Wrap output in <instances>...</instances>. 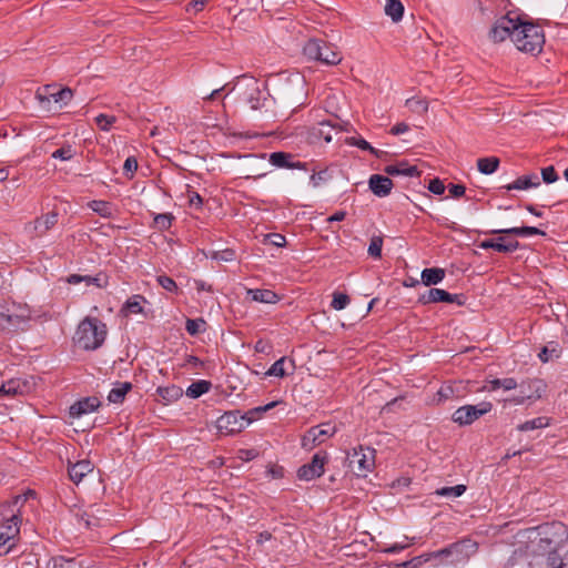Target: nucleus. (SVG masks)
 <instances>
[{"instance_id": "680f3d73", "label": "nucleus", "mask_w": 568, "mask_h": 568, "mask_svg": "<svg viewBox=\"0 0 568 568\" xmlns=\"http://www.w3.org/2000/svg\"><path fill=\"white\" fill-rule=\"evenodd\" d=\"M448 192H449L452 197L457 199V197H460V196H463L465 194L466 187L463 184L450 183V184H448Z\"/></svg>"}, {"instance_id": "3c124183", "label": "nucleus", "mask_w": 568, "mask_h": 568, "mask_svg": "<svg viewBox=\"0 0 568 568\" xmlns=\"http://www.w3.org/2000/svg\"><path fill=\"white\" fill-rule=\"evenodd\" d=\"M406 105L409 106L414 112L426 113L428 111V102L423 99L410 98L406 100Z\"/></svg>"}, {"instance_id": "ea45409f", "label": "nucleus", "mask_w": 568, "mask_h": 568, "mask_svg": "<svg viewBox=\"0 0 568 568\" xmlns=\"http://www.w3.org/2000/svg\"><path fill=\"white\" fill-rule=\"evenodd\" d=\"M83 282L87 285H94L99 288H105L109 284L108 275L104 273H99L95 276L83 275Z\"/></svg>"}, {"instance_id": "f8f14e48", "label": "nucleus", "mask_w": 568, "mask_h": 568, "mask_svg": "<svg viewBox=\"0 0 568 568\" xmlns=\"http://www.w3.org/2000/svg\"><path fill=\"white\" fill-rule=\"evenodd\" d=\"M327 462V455L324 454H315L311 460V463L303 465L298 471L297 476L303 480H313L318 478L324 473V466Z\"/></svg>"}, {"instance_id": "58836bf2", "label": "nucleus", "mask_w": 568, "mask_h": 568, "mask_svg": "<svg viewBox=\"0 0 568 568\" xmlns=\"http://www.w3.org/2000/svg\"><path fill=\"white\" fill-rule=\"evenodd\" d=\"M483 234H489V235H514L519 237H525V231L523 226H514L509 229H495L489 231L481 232Z\"/></svg>"}, {"instance_id": "f257e3e1", "label": "nucleus", "mask_w": 568, "mask_h": 568, "mask_svg": "<svg viewBox=\"0 0 568 568\" xmlns=\"http://www.w3.org/2000/svg\"><path fill=\"white\" fill-rule=\"evenodd\" d=\"M567 527L550 523L518 531L507 568H568Z\"/></svg>"}, {"instance_id": "393cba45", "label": "nucleus", "mask_w": 568, "mask_h": 568, "mask_svg": "<svg viewBox=\"0 0 568 568\" xmlns=\"http://www.w3.org/2000/svg\"><path fill=\"white\" fill-rule=\"evenodd\" d=\"M88 207L103 219H111L114 215V205L109 201L92 200L88 203Z\"/></svg>"}, {"instance_id": "e2e57ef3", "label": "nucleus", "mask_w": 568, "mask_h": 568, "mask_svg": "<svg viewBox=\"0 0 568 568\" xmlns=\"http://www.w3.org/2000/svg\"><path fill=\"white\" fill-rule=\"evenodd\" d=\"M209 1L210 0H192L187 3L186 11L190 12L193 10L194 12H200L204 9Z\"/></svg>"}, {"instance_id": "a878e982", "label": "nucleus", "mask_w": 568, "mask_h": 568, "mask_svg": "<svg viewBox=\"0 0 568 568\" xmlns=\"http://www.w3.org/2000/svg\"><path fill=\"white\" fill-rule=\"evenodd\" d=\"M57 222L58 213L49 212L48 214L37 217L34 220V230L38 232L39 235H43L51 227H53L57 224Z\"/></svg>"}, {"instance_id": "f3484780", "label": "nucleus", "mask_w": 568, "mask_h": 568, "mask_svg": "<svg viewBox=\"0 0 568 568\" xmlns=\"http://www.w3.org/2000/svg\"><path fill=\"white\" fill-rule=\"evenodd\" d=\"M393 181L382 174H373L369 178L368 186L369 190L378 197L387 196L393 189Z\"/></svg>"}, {"instance_id": "bf43d9fd", "label": "nucleus", "mask_w": 568, "mask_h": 568, "mask_svg": "<svg viewBox=\"0 0 568 568\" xmlns=\"http://www.w3.org/2000/svg\"><path fill=\"white\" fill-rule=\"evenodd\" d=\"M266 241L276 247H283L286 244V239L280 233H271L266 235Z\"/></svg>"}, {"instance_id": "aec40b11", "label": "nucleus", "mask_w": 568, "mask_h": 568, "mask_svg": "<svg viewBox=\"0 0 568 568\" xmlns=\"http://www.w3.org/2000/svg\"><path fill=\"white\" fill-rule=\"evenodd\" d=\"M93 468L94 467L90 460L78 462L69 469L70 479L78 485L87 475L93 471Z\"/></svg>"}, {"instance_id": "1a4fd4ad", "label": "nucleus", "mask_w": 568, "mask_h": 568, "mask_svg": "<svg viewBox=\"0 0 568 568\" xmlns=\"http://www.w3.org/2000/svg\"><path fill=\"white\" fill-rule=\"evenodd\" d=\"M337 432L335 425L331 423H323L321 425L311 427L302 437L301 445L306 450H312L315 447L324 444Z\"/></svg>"}, {"instance_id": "49530a36", "label": "nucleus", "mask_w": 568, "mask_h": 568, "mask_svg": "<svg viewBox=\"0 0 568 568\" xmlns=\"http://www.w3.org/2000/svg\"><path fill=\"white\" fill-rule=\"evenodd\" d=\"M347 144L357 146L363 151H368L369 153H376V148L372 146L362 136H351L346 139Z\"/></svg>"}, {"instance_id": "b1692460", "label": "nucleus", "mask_w": 568, "mask_h": 568, "mask_svg": "<svg viewBox=\"0 0 568 568\" xmlns=\"http://www.w3.org/2000/svg\"><path fill=\"white\" fill-rule=\"evenodd\" d=\"M445 270L440 267L424 268L422 271V283L425 286L436 285L445 278Z\"/></svg>"}, {"instance_id": "dca6fc26", "label": "nucleus", "mask_w": 568, "mask_h": 568, "mask_svg": "<svg viewBox=\"0 0 568 568\" xmlns=\"http://www.w3.org/2000/svg\"><path fill=\"white\" fill-rule=\"evenodd\" d=\"M503 241V236L497 239H487L478 244L481 250H494L498 253H514L521 248V244L517 240H509L507 244H499Z\"/></svg>"}, {"instance_id": "4468645a", "label": "nucleus", "mask_w": 568, "mask_h": 568, "mask_svg": "<svg viewBox=\"0 0 568 568\" xmlns=\"http://www.w3.org/2000/svg\"><path fill=\"white\" fill-rule=\"evenodd\" d=\"M101 406V399L97 395L80 398L70 406L69 414L72 418H81L95 412Z\"/></svg>"}, {"instance_id": "c9c22d12", "label": "nucleus", "mask_w": 568, "mask_h": 568, "mask_svg": "<svg viewBox=\"0 0 568 568\" xmlns=\"http://www.w3.org/2000/svg\"><path fill=\"white\" fill-rule=\"evenodd\" d=\"M465 485H456L452 487H442L434 491L436 496L446 497V498H457L460 497L466 491Z\"/></svg>"}, {"instance_id": "69168bd1", "label": "nucleus", "mask_w": 568, "mask_h": 568, "mask_svg": "<svg viewBox=\"0 0 568 568\" xmlns=\"http://www.w3.org/2000/svg\"><path fill=\"white\" fill-rule=\"evenodd\" d=\"M407 547H408L407 542H395L394 545H392L389 547H381V550L384 552H388V554H395V552L404 550Z\"/></svg>"}, {"instance_id": "e433bc0d", "label": "nucleus", "mask_w": 568, "mask_h": 568, "mask_svg": "<svg viewBox=\"0 0 568 568\" xmlns=\"http://www.w3.org/2000/svg\"><path fill=\"white\" fill-rule=\"evenodd\" d=\"M37 382L34 377H30V379H17V381H10L8 383V388H6V385H0V392L2 390H19L21 387L30 388V387H37Z\"/></svg>"}, {"instance_id": "13d9d810", "label": "nucleus", "mask_w": 568, "mask_h": 568, "mask_svg": "<svg viewBox=\"0 0 568 568\" xmlns=\"http://www.w3.org/2000/svg\"><path fill=\"white\" fill-rule=\"evenodd\" d=\"M187 199L191 207L201 209L203 205L202 196L193 190H187Z\"/></svg>"}, {"instance_id": "c03bdc74", "label": "nucleus", "mask_w": 568, "mask_h": 568, "mask_svg": "<svg viewBox=\"0 0 568 568\" xmlns=\"http://www.w3.org/2000/svg\"><path fill=\"white\" fill-rule=\"evenodd\" d=\"M351 302V298L345 293L335 292L331 303L332 308L335 311L344 310Z\"/></svg>"}, {"instance_id": "8fccbe9b", "label": "nucleus", "mask_w": 568, "mask_h": 568, "mask_svg": "<svg viewBox=\"0 0 568 568\" xmlns=\"http://www.w3.org/2000/svg\"><path fill=\"white\" fill-rule=\"evenodd\" d=\"M313 130L314 135L323 138L326 143H329L332 141L331 131L333 130V125L329 122H321L318 123V128Z\"/></svg>"}, {"instance_id": "6e6552de", "label": "nucleus", "mask_w": 568, "mask_h": 568, "mask_svg": "<svg viewBox=\"0 0 568 568\" xmlns=\"http://www.w3.org/2000/svg\"><path fill=\"white\" fill-rule=\"evenodd\" d=\"M239 90H241V100L248 104L252 110H258L264 105L266 98L263 95V91L256 79L244 77L239 83Z\"/></svg>"}, {"instance_id": "774afa93", "label": "nucleus", "mask_w": 568, "mask_h": 568, "mask_svg": "<svg viewBox=\"0 0 568 568\" xmlns=\"http://www.w3.org/2000/svg\"><path fill=\"white\" fill-rule=\"evenodd\" d=\"M409 130V126L408 124H406L405 122H399L397 124H395L392 129H390V133L393 135H399L402 133H405Z\"/></svg>"}, {"instance_id": "a19ab883", "label": "nucleus", "mask_w": 568, "mask_h": 568, "mask_svg": "<svg viewBox=\"0 0 568 568\" xmlns=\"http://www.w3.org/2000/svg\"><path fill=\"white\" fill-rule=\"evenodd\" d=\"M47 568H82L74 559L53 558L48 561Z\"/></svg>"}, {"instance_id": "de8ad7c7", "label": "nucleus", "mask_w": 568, "mask_h": 568, "mask_svg": "<svg viewBox=\"0 0 568 568\" xmlns=\"http://www.w3.org/2000/svg\"><path fill=\"white\" fill-rule=\"evenodd\" d=\"M156 282L158 284L164 288L165 291L170 292V293H178L179 292V286L178 284L175 283V281L168 276V275H159L156 277Z\"/></svg>"}, {"instance_id": "a211bd4d", "label": "nucleus", "mask_w": 568, "mask_h": 568, "mask_svg": "<svg viewBox=\"0 0 568 568\" xmlns=\"http://www.w3.org/2000/svg\"><path fill=\"white\" fill-rule=\"evenodd\" d=\"M295 371V363L292 358L286 356L281 357L265 373L267 376L284 377L293 374Z\"/></svg>"}, {"instance_id": "4c0bfd02", "label": "nucleus", "mask_w": 568, "mask_h": 568, "mask_svg": "<svg viewBox=\"0 0 568 568\" xmlns=\"http://www.w3.org/2000/svg\"><path fill=\"white\" fill-rule=\"evenodd\" d=\"M206 328V322L203 318H187L185 329L191 336H195Z\"/></svg>"}, {"instance_id": "9d476101", "label": "nucleus", "mask_w": 568, "mask_h": 568, "mask_svg": "<svg viewBox=\"0 0 568 568\" xmlns=\"http://www.w3.org/2000/svg\"><path fill=\"white\" fill-rule=\"evenodd\" d=\"M72 97L73 91L68 87L58 89L55 85H45L36 93L40 105L45 110H50L51 101L65 105L71 101Z\"/></svg>"}, {"instance_id": "0e129e2a", "label": "nucleus", "mask_w": 568, "mask_h": 568, "mask_svg": "<svg viewBox=\"0 0 568 568\" xmlns=\"http://www.w3.org/2000/svg\"><path fill=\"white\" fill-rule=\"evenodd\" d=\"M211 387V382L209 381H197L187 386L185 390H209Z\"/></svg>"}, {"instance_id": "37998d69", "label": "nucleus", "mask_w": 568, "mask_h": 568, "mask_svg": "<svg viewBox=\"0 0 568 568\" xmlns=\"http://www.w3.org/2000/svg\"><path fill=\"white\" fill-rule=\"evenodd\" d=\"M210 257L221 262H232L236 258V253L233 248H225L222 251H212Z\"/></svg>"}, {"instance_id": "5fc2aeb1", "label": "nucleus", "mask_w": 568, "mask_h": 568, "mask_svg": "<svg viewBox=\"0 0 568 568\" xmlns=\"http://www.w3.org/2000/svg\"><path fill=\"white\" fill-rule=\"evenodd\" d=\"M73 155H74V151H73L72 146L68 144V145H63L60 149L55 150L51 156L53 159H59L61 161H68V160L72 159Z\"/></svg>"}, {"instance_id": "f704fd0d", "label": "nucleus", "mask_w": 568, "mask_h": 568, "mask_svg": "<svg viewBox=\"0 0 568 568\" xmlns=\"http://www.w3.org/2000/svg\"><path fill=\"white\" fill-rule=\"evenodd\" d=\"M174 219L172 213L155 214L151 227L158 231H166L172 226Z\"/></svg>"}, {"instance_id": "4be33fe9", "label": "nucleus", "mask_w": 568, "mask_h": 568, "mask_svg": "<svg viewBox=\"0 0 568 568\" xmlns=\"http://www.w3.org/2000/svg\"><path fill=\"white\" fill-rule=\"evenodd\" d=\"M448 298H450L449 292L442 288L432 287L418 296V303L423 305L430 303H447Z\"/></svg>"}, {"instance_id": "ddd939ff", "label": "nucleus", "mask_w": 568, "mask_h": 568, "mask_svg": "<svg viewBox=\"0 0 568 568\" xmlns=\"http://www.w3.org/2000/svg\"><path fill=\"white\" fill-rule=\"evenodd\" d=\"M477 542L470 539H463L458 542H454L450 545V551L453 554L450 562L453 565L465 562L477 552Z\"/></svg>"}, {"instance_id": "39448f33", "label": "nucleus", "mask_w": 568, "mask_h": 568, "mask_svg": "<svg viewBox=\"0 0 568 568\" xmlns=\"http://www.w3.org/2000/svg\"><path fill=\"white\" fill-rule=\"evenodd\" d=\"M348 467L361 477H366L375 467V449L358 446L347 454Z\"/></svg>"}, {"instance_id": "473e14b6", "label": "nucleus", "mask_w": 568, "mask_h": 568, "mask_svg": "<svg viewBox=\"0 0 568 568\" xmlns=\"http://www.w3.org/2000/svg\"><path fill=\"white\" fill-rule=\"evenodd\" d=\"M142 302H146L144 296L133 295L124 303L122 312H124L125 315L141 314L143 313V306L141 305Z\"/></svg>"}, {"instance_id": "7c9ffc66", "label": "nucleus", "mask_w": 568, "mask_h": 568, "mask_svg": "<svg viewBox=\"0 0 568 568\" xmlns=\"http://www.w3.org/2000/svg\"><path fill=\"white\" fill-rule=\"evenodd\" d=\"M550 425V418L546 416H540L525 423L519 424L516 429L518 432H530L535 429L546 428Z\"/></svg>"}, {"instance_id": "c85d7f7f", "label": "nucleus", "mask_w": 568, "mask_h": 568, "mask_svg": "<svg viewBox=\"0 0 568 568\" xmlns=\"http://www.w3.org/2000/svg\"><path fill=\"white\" fill-rule=\"evenodd\" d=\"M27 321V317L13 314H6L0 312V328L7 331H16L22 323Z\"/></svg>"}, {"instance_id": "9b49d317", "label": "nucleus", "mask_w": 568, "mask_h": 568, "mask_svg": "<svg viewBox=\"0 0 568 568\" xmlns=\"http://www.w3.org/2000/svg\"><path fill=\"white\" fill-rule=\"evenodd\" d=\"M491 409V404L483 402L478 405H465L459 407L453 415V420L462 426L470 425L476 419L487 414Z\"/></svg>"}, {"instance_id": "864d4df0", "label": "nucleus", "mask_w": 568, "mask_h": 568, "mask_svg": "<svg viewBox=\"0 0 568 568\" xmlns=\"http://www.w3.org/2000/svg\"><path fill=\"white\" fill-rule=\"evenodd\" d=\"M115 116L114 115H108V114H99L97 118H95V123L98 125V128L102 131H109L112 126V124L115 122Z\"/></svg>"}, {"instance_id": "a18cd8bd", "label": "nucleus", "mask_w": 568, "mask_h": 568, "mask_svg": "<svg viewBox=\"0 0 568 568\" xmlns=\"http://www.w3.org/2000/svg\"><path fill=\"white\" fill-rule=\"evenodd\" d=\"M382 247H383V237L382 236H373L371 239V243L368 246V255L374 258L382 257Z\"/></svg>"}, {"instance_id": "20e7f679", "label": "nucleus", "mask_w": 568, "mask_h": 568, "mask_svg": "<svg viewBox=\"0 0 568 568\" xmlns=\"http://www.w3.org/2000/svg\"><path fill=\"white\" fill-rule=\"evenodd\" d=\"M514 44L525 53L537 55L541 52L545 44V33L540 26L520 17V21L515 32Z\"/></svg>"}, {"instance_id": "603ef678", "label": "nucleus", "mask_w": 568, "mask_h": 568, "mask_svg": "<svg viewBox=\"0 0 568 568\" xmlns=\"http://www.w3.org/2000/svg\"><path fill=\"white\" fill-rule=\"evenodd\" d=\"M490 384V390H497L500 387H503L504 390H513L517 387V382L514 378L494 379Z\"/></svg>"}, {"instance_id": "6e6d98bb", "label": "nucleus", "mask_w": 568, "mask_h": 568, "mask_svg": "<svg viewBox=\"0 0 568 568\" xmlns=\"http://www.w3.org/2000/svg\"><path fill=\"white\" fill-rule=\"evenodd\" d=\"M541 179L547 184L555 183L559 179L554 165H549L541 169Z\"/></svg>"}, {"instance_id": "6ab92c4d", "label": "nucleus", "mask_w": 568, "mask_h": 568, "mask_svg": "<svg viewBox=\"0 0 568 568\" xmlns=\"http://www.w3.org/2000/svg\"><path fill=\"white\" fill-rule=\"evenodd\" d=\"M384 172L388 175L419 176L420 172L416 165H410L407 161H400L396 164L386 165Z\"/></svg>"}, {"instance_id": "412c9836", "label": "nucleus", "mask_w": 568, "mask_h": 568, "mask_svg": "<svg viewBox=\"0 0 568 568\" xmlns=\"http://www.w3.org/2000/svg\"><path fill=\"white\" fill-rule=\"evenodd\" d=\"M246 294L258 303L275 304L281 300L274 291L266 288H248Z\"/></svg>"}, {"instance_id": "79ce46f5", "label": "nucleus", "mask_w": 568, "mask_h": 568, "mask_svg": "<svg viewBox=\"0 0 568 568\" xmlns=\"http://www.w3.org/2000/svg\"><path fill=\"white\" fill-rule=\"evenodd\" d=\"M81 521H83L87 528H91L98 525L99 518L95 516V509L91 506L89 509L82 511L81 514H77Z\"/></svg>"}, {"instance_id": "f03ea898", "label": "nucleus", "mask_w": 568, "mask_h": 568, "mask_svg": "<svg viewBox=\"0 0 568 568\" xmlns=\"http://www.w3.org/2000/svg\"><path fill=\"white\" fill-rule=\"evenodd\" d=\"M280 405H283V402L273 400L263 406L254 407L244 415H241L239 412L225 413L216 420V428L224 435L239 433L251 425L254 420L261 418L263 413H266Z\"/></svg>"}, {"instance_id": "72a5a7b5", "label": "nucleus", "mask_w": 568, "mask_h": 568, "mask_svg": "<svg viewBox=\"0 0 568 568\" xmlns=\"http://www.w3.org/2000/svg\"><path fill=\"white\" fill-rule=\"evenodd\" d=\"M385 13L392 18L394 22H398L404 14V6L400 0H386Z\"/></svg>"}, {"instance_id": "bb28decb", "label": "nucleus", "mask_w": 568, "mask_h": 568, "mask_svg": "<svg viewBox=\"0 0 568 568\" xmlns=\"http://www.w3.org/2000/svg\"><path fill=\"white\" fill-rule=\"evenodd\" d=\"M317 61L327 65H335L342 61V54L335 49L334 45L325 43L321 50V58H318Z\"/></svg>"}, {"instance_id": "09e8293b", "label": "nucleus", "mask_w": 568, "mask_h": 568, "mask_svg": "<svg viewBox=\"0 0 568 568\" xmlns=\"http://www.w3.org/2000/svg\"><path fill=\"white\" fill-rule=\"evenodd\" d=\"M332 179V174L328 169L320 170L318 172L313 169V174L311 176V183L314 187H317L321 183H325Z\"/></svg>"}, {"instance_id": "5701e85b", "label": "nucleus", "mask_w": 568, "mask_h": 568, "mask_svg": "<svg viewBox=\"0 0 568 568\" xmlns=\"http://www.w3.org/2000/svg\"><path fill=\"white\" fill-rule=\"evenodd\" d=\"M540 185V181L536 174L521 175L517 178L513 183L501 186L507 191L511 190H527L530 187H537Z\"/></svg>"}, {"instance_id": "338daca9", "label": "nucleus", "mask_w": 568, "mask_h": 568, "mask_svg": "<svg viewBox=\"0 0 568 568\" xmlns=\"http://www.w3.org/2000/svg\"><path fill=\"white\" fill-rule=\"evenodd\" d=\"M449 297L450 298L447 300V303H455V304H457L459 306L465 305L466 301H467V297L464 294H452V293H449Z\"/></svg>"}, {"instance_id": "052dcab7", "label": "nucleus", "mask_w": 568, "mask_h": 568, "mask_svg": "<svg viewBox=\"0 0 568 568\" xmlns=\"http://www.w3.org/2000/svg\"><path fill=\"white\" fill-rule=\"evenodd\" d=\"M428 190H429V192H432L436 195H442L445 191V185L442 180H439L438 178H435L429 181Z\"/></svg>"}, {"instance_id": "0eeeda50", "label": "nucleus", "mask_w": 568, "mask_h": 568, "mask_svg": "<svg viewBox=\"0 0 568 568\" xmlns=\"http://www.w3.org/2000/svg\"><path fill=\"white\" fill-rule=\"evenodd\" d=\"M29 496H33V493L29 491L23 496H17L12 503L0 506V523H3L6 528V530L1 531L0 535H7L9 537V542L20 532V518L13 511L12 506L27 500Z\"/></svg>"}, {"instance_id": "4d7b16f0", "label": "nucleus", "mask_w": 568, "mask_h": 568, "mask_svg": "<svg viewBox=\"0 0 568 568\" xmlns=\"http://www.w3.org/2000/svg\"><path fill=\"white\" fill-rule=\"evenodd\" d=\"M138 170V161L134 156H129L123 164V173L128 178H132L134 172Z\"/></svg>"}, {"instance_id": "2eb2a0df", "label": "nucleus", "mask_w": 568, "mask_h": 568, "mask_svg": "<svg viewBox=\"0 0 568 568\" xmlns=\"http://www.w3.org/2000/svg\"><path fill=\"white\" fill-rule=\"evenodd\" d=\"M294 155L287 152L277 151L270 154V163L276 168L308 170L306 162L293 161Z\"/></svg>"}, {"instance_id": "cd10ccee", "label": "nucleus", "mask_w": 568, "mask_h": 568, "mask_svg": "<svg viewBox=\"0 0 568 568\" xmlns=\"http://www.w3.org/2000/svg\"><path fill=\"white\" fill-rule=\"evenodd\" d=\"M561 355V347L558 342H548L539 352L538 357L542 363H547L555 358H559Z\"/></svg>"}, {"instance_id": "c756f323", "label": "nucleus", "mask_w": 568, "mask_h": 568, "mask_svg": "<svg viewBox=\"0 0 568 568\" xmlns=\"http://www.w3.org/2000/svg\"><path fill=\"white\" fill-rule=\"evenodd\" d=\"M500 160L497 156L480 158L477 160V169L483 174H493L499 168Z\"/></svg>"}, {"instance_id": "423d86ee", "label": "nucleus", "mask_w": 568, "mask_h": 568, "mask_svg": "<svg viewBox=\"0 0 568 568\" xmlns=\"http://www.w3.org/2000/svg\"><path fill=\"white\" fill-rule=\"evenodd\" d=\"M520 14L515 11H509L505 16L496 20L491 29L489 30V39L499 43L510 38L514 42L515 32L520 21Z\"/></svg>"}, {"instance_id": "7ed1b4c3", "label": "nucleus", "mask_w": 568, "mask_h": 568, "mask_svg": "<svg viewBox=\"0 0 568 568\" xmlns=\"http://www.w3.org/2000/svg\"><path fill=\"white\" fill-rule=\"evenodd\" d=\"M106 325L98 317L83 318L74 335L75 344L84 351H95L102 346L106 338Z\"/></svg>"}, {"instance_id": "2f4dec72", "label": "nucleus", "mask_w": 568, "mask_h": 568, "mask_svg": "<svg viewBox=\"0 0 568 568\" xmlns=\"http://www.w3.org/2000/svg\"><path fill=\"white\" fill-rule=\"evenodd\" d=\"M325 43H326L325 41L320 40V39H310L303 48V53L308 59H313V60L317 61V59L321 58V50L323 49Z\"/></svg>"}]
</instances>
